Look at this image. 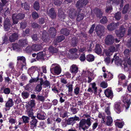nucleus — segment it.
<instances>
[{
  "label": "nucleus",
  "instance_id": "f257e3e1",
  "mask_svg": "<svg viewBox=\"0 0 131 131\" xmlns=\"http://www.w3.org/2000/svg\"><path fill=\"white\" fill-rule=\"evenodd\" d=\"M91 118H88L86 120L82 119L80 121L79 127L84 130L88 129L91 125Z\"/></svg>",
  "mask_w": 131,
  "mask_h": 131
},
{
  "label": "nucleus",
  "instance_id": "f03ea898",
  "mask_svg": "<svg viewBox=\"0 0 131 131\" xmlns=\"http://www.w3.org/2000/svg\"><path fill=\"white\" fill-rule=\"evenodd\" d=\"M115 38L111 35H108L105 37L104 41L105 44L108 45H112L114 42Z\"/></svg>",
  "mask_w": 131,
  "mask_h": 131
},
{
  "label": "nucleus",
  "instance_id": "7ed1b4c3",
  "mask_svg": "<svg viewBox=\"0 0 131 131\" xmlns=\"http://www.w3.org/2000/svg\"><path fill=\"white\" fill-rule=\"evenodd\" d=\"M25 15L23 14L19 13L17 15L14 14L13 15L12 19L14 24H17L18 22V20H21L24 17Z\"/></svg>",
  "mask_w": 131,
  "mask_h": 131
},
{
  "label": "nucleus",
  "instance_id": "20e7f679",
  "mask_svg": "<svg viewBox=\"0 0 131 131\" xmlns=\"http://www.w3.org/2000/svg\"><path fill=\"white\" fill-rule=\"evenodd\" d=\"M88 3V0H80L76 3V6L78 8V10L79 12L81 10V8L85 6Z\"/></svg>",
  "mask_w": 131,
  "mask_h": 131
},
{
  "label": "nucleus",
  "instance_id": "39448f33",
  "mask_svg": "<svg viewBox=\"0 0 131 131\" xmlns=\"http://www.w3.org/2000/svg\"><path fill=\"white\" fill-rule=\"evenodd\" d=\"M50 71L51 72L53 71L55 74L58 75L61 72V69L60 66L56 64H52Z\"/></svg>",
  "mask_w": 131,
  "mask_h": 131
},
{
  "label": "nucleus",
  "instance_id": "423d86ee",
  "mask_svg": "<svg viewBox=\"0 0 131 131\" xmlns=\"http://www.w3.org/2000/svg\"><path fill=\"white\" fill-rule=\"evenodd\" d=\"M79 117L75 116L74 117L69 118L67 120V123L69 125H73L75 123V121H79Z\"/></svg>",
  "mask_w": 131,
  "mask_h": 131
},
{
  "label": "nucleus",
  "instance_id": "0eeeda50",
  "mask_svg": "<svg viewBox=\"0 0 131 131\" xmlns=\"http://www.w3.org/2000/svg\"><path fill=\"white\" fill-rule=\"evenodd\" d=\"M125 31V28L123 27H120L119 30H116L115 33L117 37L122 38L124 36Z\"/></svg>",
  "mask_w": 131,
  "mask_h": 131
},
{
  "label": "nucleus",
  "instance_id": "6e6552de",
  "mask_svg": "<svg viewBox=\"0 0 131 131\" xmlns=\"http://www.w3.org/2000/svg\"><path fill=\"white\" fill-rule=\"evenodd\" d=\"M40 33L42 34V40L45 42H47L49 40V34L46 31H41Z\"/></svg>",
  "mask_w": 131,
  "mask_h": 131
},
{
  "label": "nucleus",
  "instance_id": "1a4fd4ad",
  "mask_svg": "<svg viewBox=\"0 0 131 131\" xmlns=\"http://www.w3.org/2000/svg\"><path fill=\"white\" fill-rule=\"evenodd\" d=\"M119 23L118 22L116 23H112L107 25V29L110 31L112 30L116 29L119 25Z\"/></svg>",
  "mask_w": 131,
  "mask_h": 131
},
{
  "label": "nucleus",
  "instance_id": "9d476101",
  "mask_svg": "<svg viewBox=\"0 0 131 131\" xmlns=\"http://www.w3.org/2000/svg\"><path fill=\"white\" fill-rule=\"evenodd\" d=\"M105 29L104 27L102 25H98L96 26L95 29L97 35H100L102 32H103Z\"/></svg>",
  "mask_w": 131,
  "mask_h": 131
},
{
  "label": "nucleus",
  "instance_id": "9b49d317",
  "mask_svg": "<svg viewBox=\"0 0 131 131\" xmlns=\"http://www.w3.org/2000/svg\"><path fill=\"white\" fill-rule=\"evenodd\" d=\"M69 16L72 19L74 18L76 16L77 12L75 9L71 8L68 11Z\"/></svg>",
  "mask_w": 131,
  "mask_h": 131
},
{
  "label": "nucleus",
  "instance_id": "f8f14e48",
  "mask_svg": "<svg viewBox=\"0 0 131 131\" xmlns=\"http://www.w3.org/2000/svg\"><path fill=\"white\" fill-rule=\"evenodd\" d=\"M70 70L71 73L74 75L78 72V68L77 65L73 64L70 66Z\"/></svg>",
  "mask_w": 131,
  "mask_h": 131
},
{
  "label": "nucleus",
  "instance_id": "ddd939ff",
  "mask_svg": "<svg viewBox=\"0 0 131 131\" xmlns=\"http://www.w3.org/2000/svg\"><path fill=\"white\" fill-rule=\"evenodd\" d=\"M123 101L125 103L126 109H127L129 108L130 104V99L128 97L123 96Z\"/></svg>",
  "mask_w": 131,
  "mask_h": 131
},
{
  "label": "nucleus",
  "instance_id": "4468645a",
  "mask_svg": "<svg viewBox=\"0 0 131 131\" xmlns=\"http://www.w3.org/2000/svg\"><path fill=\"white\" fill-rule=\"evenodd\" d=\"M36 116L31 118L32 119L30 122L31 125V128L32 129H33L35 128H36L37 123L38 121L37 119L35 118Z\"/></svg>",
  "mask_w": 131,
  "mask_h": 131
},
{
  "label": "nucleus",
  "instance_id": "2eb2a0df",
  "mask_svg": "<svg viewBox=\"0 0 131 131\" xmlns=\"http://www.w3.org/2000/svg\"><path fill=\"white\" fill-rule=\"evenodd\" d=\"M11 25L10 19L6 18L5 20L4 23V26L5 30H7L9 29L10 26Z\"/></svg>",
  "mask_w": 131,
  "mask_h": 131
},
{
  "label": "nucleus",
  "instance_id": "dca6fc26",
  "mask_svg": "<svg viewBox=\"0 0 131 131\" xmlns=\"http://www.w3.org/2000/svg\"><path fill=\"white\" fill-rule=\"evenodd\" d=\"M104 93L107 97L111 99L113 96V92L111 89H107L105 90Z\"/></svg>",
  "mask_w": 131,
  "mask_h": 131
},
{
  "label": "nucleus",
  "instance_id": "f3484780",
  "mask_svg": "<svg viewBox=\"0 0 131 131\" xmlns=\"http://www.w3.org/2000/svg\"><path fill=\"white\" fill-rule=\"evenodd\" d=\"M48 96V93L45 94V96H43L42 95H41L40 93H39L37 96L36 97V99L38 101L43 102L45 100L46 97Z\"/></svg>",
  "mask_w": 131,
  "mask_h": 131
},
{
  "label": "nucleus",
  "instance_id": "a211bd4d",
  "mask_svg": "<svg viewBox=\"0 0 131 131\" xmlns=\"http://www.w3.org/2000/svg\"><path fill=\"white\" fill-rule=\"evenodd\" d=\"M18 36L16 33L12 34L9 37V40L11 42H14L18 39Z\"/></svg>",
  "mask_w": 131,
  "mask_h": 131
},
{
  "label": "nucleus",
  "instance_id": "6ab92c4d",
  "mask_svg": "<svg viewBox=\"0 0 131 131\" xmlns=\"http://www.w3.org/2000/svg\"><path fill=\"white\" fill-rule=\"evenodd\" d=\"M58 15L59 19L61 21H63L66 15L61 9H59L58 10Z\"/></svg>",
  "mask_w": 131,
  "mask_h": 131
},
{
  "label": "nucleus",
  "instance_id": "aec40b11",
  "mask_svg": "<svg viewBox=\"0 0 131 131\" xmlns=\"http://www.w3.org/2000/svg\"><path fill=\"white\" fill-rule=\"evenodd\" d=\"M119 102H116L114 105V110L118 113H119L121 111V107Z\"/></svg>",
  "mask_w": 131,
  "mask_h": 131
},
{
  "label": "nucleus",
  "instance_id": "412c9836",
  "mask_svg": "<svg viewBox=\"0 0 131 131\" xmlns=\"http://www.w3.org/2000/svg\"><path fill=\"white\" fill-rule=\"evenodd\" d=\"M116 54L114 55V58L112 61V62L113 60H114V62L115 64L118 65L119 64L120 65H122V61L119 59L118 57H116Z\"/></svg>",
  "mask_w": 131,
  "mask_h": 131
},
{
  "label": "nucleus",
  "instance_id": "4be33fe9",
  "mask_svg": "<svg viewBox=\"0 0 131 131\" xmlns=\"http://www.w3.org/2000/svg\"><path fill=\"white\" fill-rule=\"evenodd\" d=\"M48 14L50 17L52 19L55 18L56 16V13L53 8H51L49 10Z\"/></svg>",
  "mask_w": 131,
  "mask_h": 131
},
{
  "label": "nucleus",
  "instance_id": "5701e85b",
  "mask_svg": "<svg viewBox=\"0 0 131 131\" xmlns=\"http://www.w3.org/2000/svg\"><path fill=\"white\" fill-rule=\"evenodd\" d=\"M115 47L113 46H111L109 48L108 50L106 51V54L107 56H110L115 51Z\"/></svg>",
  "mask_w": 131,
  "mask_h": 131
},
{
  "label": "nucleus",
  "instance_id": "b1692460",
  "mask_svg": "<svg viewBox=\"0 0 131 131\" xmlns=\"http://www.w3.org/2000/svg\"><path fill=\"white\" fill-rule=\"evenodd\" d=\"M42 48V46L39 44H35L31 46L32 50L35 51H38L41 50Z\"/></svg>",
  "mask_w": 131,
  "mask_h": 131
},
{
  "label": "nucleus",
  "instance_id": "393cba45",
  "mask_svg": "<svg viewBox=\"0 0 131 131\" xmlns=\"http://www.w3.org/2000/svg\"><path fill=\"white\" fill-rule=\"evenodd\" d=\"M18 43L19 46L21 47H23L28 43L27 39H21L19 40Z\"/></svg>",
  "mask_w": 131,
  "mask_h": 131
},
{
  "label": "nucleus",
  "instance_id": "a878e982",
  "mask_svg": "<svg viewBox=\"0 0 131 131\" xmlns=\"http://www.w3.org/2000/svg\"><path fill=\"white\" fill-rule=\"evenodd\" d=\"M49 32L51 37L54 38L56 36V31L55 29L53 27L50 28L49 30Z\"/></svg>",
  "mask_w": 131,
  "mask_h": 131
},
{
  "label": "nucleus",
  "instance_id": "bb28decb",
  "mask_svg": "<svg viewBox=\"0 0 131 131\" xmlns=\"http://www.w3.org/2000/svg\"><path fill=\"white\" fill-rule=\"evenodd\" d=\"M94 11L97 17L100 18L102 17L103 13L101 10L99 9H95Z\"/></svg>",
  "mask_w": 131,
  "mask_h": 131
},
{
  "label": "nucleus",
  "instance_id": "cd10ccee",
  "mask_svg": "<svg viewBox=\"0 0 131 131\" xmlns=\"http://www.w3.org/2000/svg\"><path fill=\"white\" fill-rule=\"evenodd\" d=\"M45 54V51H42L38 53L37 54L36 59L37 60L42 59L43 58Z\"/></svg>",
  "mask_w": 131,
  "mask_h": 131
},
{
  "label": "nucleus",
  "instance_id": "c85d7f7f",
  "mask_svg": "<svg viewBox=\"0 0 131 131\" xmlns=\"http://www.w3.org/2000/svg\"><path fill=\"white\" fill-rule=\"evenodd\" d=\"M14 102L12 99H9L5 104V106L7 107H10L14 105Z\"/></svg>",
  "mask_w": 131,
  "mask_h": 131
},
{
  "label": "nucleus",
  "instance_id": "c756f323",
  "mask_svg": "<svg viewBox=\"0 0 131 131\" xmlns=\"http://www.w3.org/2000/svg\"><path fill=\"white\" fill-rule=\"evenodd\" d=\"M95 52L98 54H100L102 52V49L100 46L99 44H97L96 45Z\"/></svg>",
  "mask_w": 131,
  "mask_h": 131
},
{
  "label": "nucleus",
  "instance_id": "7c9ffc66",
  "mask_svg": "<svg viewBox=\"0 0 131 131\" xmlns=\"http://www.w3.org/2000/svg\"><path fill=\"white\" fill-rule=\"evenodd\" d=\"M27 114L28 116L29 117H30L31 118H33L35 117L33 116L34 113L32 111L33 109L32 108H27Z\"/></svg>",
  "mask_w": 131,
  "mask_h": 131
},
{
  "label": "nucleus",
  "instance_id": "2f4dec72",
  "mask_svg": "<svg viewBox=\"0 0 131 131\" xmlns=\"http://www.w3.org/2000/svg\"><path fill=\"white\" fill-rule=\"evenodd\" d=\"M78 42V40L76 37H74L72 38L71 45L73 47H75L77 46V44Z\"/></svg>",
  "mask_w": 131,
  "mask_h": 131
},
{
  "label": "nucleus",
  "instance_id": "473e14b6",
  "mask_svg": "<svg viewBox=\"0 0 131 131\" xmlns=\"http://www.w3.org/2000/svg\"><path fill=\"white\" fill-rule=\"evenodd\" d=\"M94 58V57L93 55L89 54L87 56L86 59L88 61L90 62L93 61Z\"/></svg>",
  "mask_w": 131,
  "mask_h": 131
},
{
  "label": "nucleus",
  "instance_id": "72a5a7b5",
  "mask_svg": "<svg viewBox=\"0 0 131 131\" xmlns=\"http://www.w3.org/2000/svg\"><path fill=\"white\" fill-rule=\"evenodd\" d=\"M35 105V100H32L29 102V104L27 105V108H32L34 107Z\"/></svg>",
  "mask_w": 131,
  "mask_h": 131
},
{
  "label": "nucleus",
  "instance_id": "f704fd0d",
  "mask_svg": "<svg viewBox=\"0 0 131 131\" xmlns=\"http://www.w3.org/2000/svg\"><path fill=\"white\" fill-rule=\"evenodd\" d=\"M61 32L66 36H68L69 34V30H68L67 29H62L61 30Z\"/></svg>",
  "mask_w": 131,
  "mask_h": 131
},
{
  "label": "nucleus",
  "instance_id": "c9c22d12",
  "mask_svg": "<svg viewBox=\"0 0 131 131\" xmlns=\"http://www.w3.org/2000/svg\"><path fill=\"white\" fill-rule=\"evenodd\" d=\"M21 5L22 7H23L24 6V8L26 10H28L29 9V5L26 2L21 3Z\"/></svg>",
  "mask_w": 131,
  "mask_h": 131
},
{
  "label": "nucleus",
  "instance_id": "e433bc0d",
  "mask_svg": "<svg viewBox=\"0 0 131 131\" xmlns=\"http://www.w3.org/2000/svg\"><path fill=\"white\" fill-rule=\"evenodd\" d=\"M21 96L24 99L27 98L29 96V93L25 91H23L21 93Z\"/></svg>",
  "mask_w": 131,
  "mask_h": 131
},
{
  "label": "nucleus",
  "instance_id": "4c0bfd02",
  "mask_svg": "<svg viewBox=\"0 0 131 131\" xmlns=\"http://www.w3.org/2000/svg\"><path fill=\"white\" fill-rule=\"evenodd\" d=\"M89 85H91L92 88L94 91V93H97V87L96 86V84L94 82L90 83Z\"/></svg>",
  "mask_w": 131,
  "mask_h": 131
},
{
  "label": "nucleus",
  "instance_id": "58836bf2",
  "mask_svg": "<svg viewBox=\"0 0 131 131\" xmlns=\"http://www.w3.org/2000/svg\"><path fill=\"white\" fill-rule=\"evenodd\" d=\"M124 124V122H117L116 120L115 121V125L119 128H122Z\"/></svg>",
  "mask_w": 131,
  "mask_h": 131
},
{
  "label": "nucleus",
  "instance_id": "ea45409f",
  "mask_svg": "<svg viewBox=\"0 0 131 131\" xmlns=\"http://www.w3.org/2000/svg\"><path fill=\"white\" fill-rule=\"evenodd\" d=\"M107 121L106 124L107 125L109 126L112 124L113 120L111 117L110 116H107Z\"/></svg>",
  "mask_w": 131,
  "mask_h": 131
},
{
  "label": "nucleus",
  "instance_id": "a19ab883",
  "mask_svg": "<svg viewBox=\"0 0 131 131\" xmlns=\"http://www.w3.org/2000/svg\"><path fill=\"white\" fill-rule=\"evenodd\" d=\"M67 56L69 58L71 59H76L78 57V54L76 53H73L72 54H68L67 55Z\"/></svg>",
  "mask_w": 131,
  "mask_h": 131
},
{
  "label": "nucleus",
  "instance_id": "79ce46f5",
  "mask_svg": "<svg viewBox=\"0 0 131 131\" xmlns=\"http://www.w3.org/2000/svg\"><path fill=\"white\" fill-rule=\"evenodd\" d=\"M49 51L52 53H56L57 52L58 50L56 48H53L52 47H50L49 48Z\"/></svg>",
  "mask_w": 131,
  "mask_h": 131
},
{
  "label": "nucleus",
  "instance_id": "37998d69",
  "mask_svg": "<svg viewBox=\"0 0 131 131\" xmlns=\"http://www.w3.org/2000/svg\"><path fill=\"white\" fill-rule=\"evenodd\" d=\"M98 117L100 118H102V121H101L102 123H103L105 122L104 121V119L105 118V116L104 114L103 113L102 114L99 112V114Z\"/></svg>",
  "mask_w": 131,
  "mask_h": 131
},
{
  "label": "nucleus",
  "instance_id": "c03bdc74",
  "mask_svg": "<svg viewBox=\"0 0 131 131\" xmlns=\"http://www.w3.org/2000/svg\"><path fill=\"white\" fill-rule=\"evenodd\" d=\"M37 118L39 119L43 120L45 119V116L42 113L40 112L38 113L37 115Z\"/></svg>",
  "mask_w": 131,
  "mask_h": 131
},
{
  "label": "nucleus",
  "instance_id": "a18cd8bd",
  "mask_svg": "<svg viewBox=\"0 0 131 131\" xmlns=\"http://www.w3.org/2000/svg\"><path fill=\"white\" fill-rule=\"evenodd\" d=\"M84 17V15L83 14H80L77 16V20L78 21H80L83 19Z\"/></svg>",
  "mask_w": 131,
  "mask_h": 131
},
{
  "label": "nucleus",
  "instance_id": "49530a36",
  "mask_svg": "<svg viewBox=\"0 0 131 131\" xmlns=\"http://www.w3.org/2000/svg\"><path fill=\"white\" fill-rule=\"evenodd\" d=\"M115 18L117 20H119L121 17V13L119 12H118L116 13L115 15Z\"/></svg>",
  "mask_w": 131,
  "mask_h": 131
},
{
  "label": "nucleus",
  "instance_id": "de8ad7c7",
  "mask_svg": "<svg viewBox=\"0 0 131 131\" xmlns=\"http://www.w3.org/2000/svg\"><path fill=\"white\" fill-rule=\"evenodd\" d=\"M40 7L39 3L37 1L35 2L34 6V9L36 10H39Z\"/></svg>",
  "mask_w": 131,
  "mask_h": 131
},
{
  "label": "nucleus",
  "instance_id": "09e8293b",
  "mask_svg": "<svg viewBox=\"0 0 131 131\" xmlns=\"http://www.w3.org/2000/svg\"><path fill=\"white\" fill-rule=\"evenodd\" d=\"M22 119L24 123H27L29 122V120L30 118L27 116H23L22 117Z\"/></svg>",
  "mask_w": 131,
  "mask_h": 131
},
{
  "label": "nucleus",
  "instance_id": "8fccbe9b",
  "mask_svg": "<svg viewBox=\"0 0 131 131\" xmlns=\"http://www.w3.org/2000/svg\"><path fill=\"white\" fill-rule=\"evenodd\" d=\"M65 39V37L63 36H59L56 39L57 42H60L64 40Z\"/></svg>",
  "mask_w": 131,
  "mask_h": 131
},
{
  "label": "nucleus",
  "instance_id": "3c124183",
  "mask_svg": "<svg viewBox=\"0 0 131 131\" xmlns=\"http://www.w3.org/2000/svg\"><path fill=\"white\" fill-rule=\"evenodd\" d=\"M17 60L18 61H21L24 63H25L26 59L23 56H19L17 58Z\"/></svg>",
  "mask_w": 131,
  "mask_h": 131
},
{
  "label": "nucleus",
  "instance_id": "603ef678",
  "mask_svg": "<svg viewBox=\"0 0 131 131\" xmlns=\"http://www.w3.org/2000/svg\"><path fill=\"white\" fill-rule=\"evenodd\" d=\"M42 85L40 84H38L37 85L35 89L36 91L39 92L41 91L42 88Z\"/></svg>",
  "mask_w": 131,
  "mask_h": 131
},
{
  "label": "nucleus",
  "instance_id": "864d4df0",
  "mask_svg": "<svg viewBox=\"0 0 131 131\" xmlns=\"http://www.w3.org/2000/svg\"><path fill=\"white\" fill-rule=\"evenodd\" d=\"M100 85L103 88H106L108 86L107 83L105 81H103L101 82V83Z\"/></svg>",
  "mask_w": 131,
  "mask_h": 131
},
{
  "label": "nucleus",
  "instance_id": "5fc2aeb1",
  "mask_svg": "<svg viewBox=\"0 0 131 131\" xmlns=\"http://www.w3.org/2000/svg\"><path fill=\"white\" fill-rule=\"evenodd\" d=\"M10 92V89L8 88H4L3 90L4 93L6 94H9Z\"/></svg>",
  "mask_w": 131,
  "mask_h": 131
},
{
  "label": "nucleus",
  "instance_id": "6e6d98bb",
  "mask_svg": "<svg viewBox=\"0 0 131 131\" xmlns=\"http://www.w3.org/2000/svg\"><path fill=\"white\" fill-rule=\"evenodd\" d=\"M129 8V4L126 5L124 7L123 10V14L126 13L128 10Z\"/></svg>",
  "mask_w": 131,
  "mask_h": 131
},
{
  "label": "nucleus",
  "instance_id": "4d7b16f0",
  "mask_svg": "<svg viewBox=\"0 0 131 131\" xmlns=\"http://www.w3.org/2000/svg\"><path fill=\"white\" fill-rule=\"evenodd\" d=\"M32 16L33 19H36L38 18L39 15L36 12H34L32 13Z\"/></svg>",
  "mask_w": 131,
  "mask_h": 131
},
{
  "label": "nucleus",
  "instance_id": "13d9d810",
  "mask_svg": "<svg viewBox=\"0 0 131 131\" xmlns=\"http://www.w3.org/2000/svg\"><path fill=\"white\" fill-rule=\"evenodd\" d=\"M73 85L72 84H67L66 85V87L68 88V91L69 92L72 91L73 90Z\"/></svg>",
  "mask_w": 131,
  "mask_h": 131
},
{
  "label": "nucleus",
  "instance_id": "bf43d9fd",
  "mask_svg": "<svg viewBox=\"0 0 131 131\" xmlns=\"http://www.w3.org/2000/svg\"><path fill=\"white\" fill-rule=\"evenodd\" d=\"M118 77L119 80H125L126 77L124 74H119Z\"/></svg>",
  "mask_w": 131,
  "mask_h": 131
},
{
  "label": "nucleus",
  "instance_id": "052dcab7",
  "mask_svg": "<svg viewBox=\"0 0 131 131\" xmlns=\"http://www.w3.org/2000/svg\"><path fill=\"white\" fill-rule=\"evenodd\" d=\"M107 22V19L105 17H104L100 20V22L102 24H105Z\"/></svg>",
  "mask_w": 131,
  "mask_h": 131
},
{
  "label": "nucleus",
  "instance_id": "680f3d73",
  "mask_svg": "<svg viewBox=\"0 0 131 131\" xmlns=\"http://www.w3.org/2000/svg\"><path fill=\"white\" fill-rule=\"evenodd\" d=\"M106 13H109L111 12L113 8L112 6L110 5L109 6H107L106 7Z\"/></svg>",
  "mask_w": 131,
  "mask_h": 131
},
{
  "label": "nucleus",
  "instance_id": "e2e57ef3",
  "mask_svg": "<svg viewBox=\"0 0 131 131\" xmlns=\"http://www.w3.org/2000/svg\"><path fill=\"white\" fill-rule=\"evenodd\" d=\"M62 2L60 0H56L54 2V4L55 5L57 6H59L61 4Z\"/></svg>",
  "mask_w": 131,
  "mask_h": 131
},
{
  "label": "nucleus",
  "instance_id": "0e129e2a",
  "mask_svg": "<svg viewBox=\"0 0 131 131\" xmlns=\"http://www.w3.org/2000/svg\"><path fill=\"white\" fill-rule=\"evenodd\" d=\"M31 26L33 28H36L37 27L38 28H40V26L38 25V24L35 23H33L31 24Z\"/></svg>",
  "mask_w": 131,
  "mask_h": 131
},
{
  "label": "nucleus",
  "instance_id": "69168bd1",
  "mask_svg": "<svg viewBox=\"0 0 131 131\" xmlns=\"http://www.w3.org/2000/svg\"><path fill=\"white\" fill-rule=\"evenodd\" d=\"M77 49L75 48H72L70 49L69 50V52L71 53L70 54L75 53L77 51Z\"/></svg>",
  "mask_w": 131,
  "mask_h": 131
},
{
  "label": "nucleus",
  "instance_id": "338daca9",
  "mask_svg": "<svg viewBox=\"0 0 131 131\" xmlns=\"http://www.w3.org/2000/svg\"><path fill=\"white\" fill-rule=\"evenodd\" d=\"M32 50L31 49V46L30 47V46H27L26 48L25 51L27 53H30Z\"/></svg>",
  "mask_w": 131,
  "mask_h": 131
},
{
  "label": "nucleus",
  "instance_id": "774afa93",
  "mask_svg": "<svg viewBox=\"0 0 131 131\" xmlns=\"http://www.w3.org/2000/svg\"><path fill=\"white\" fill-rule=\"evenodd\" d=\"M86 59V58L85 57V55L84 54H82L80 58V60L82 61H83L85 60Z\"/></svg>",
  "mask_w": 131,
  "mask_h": 131
}]
</instances>
